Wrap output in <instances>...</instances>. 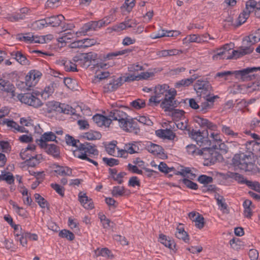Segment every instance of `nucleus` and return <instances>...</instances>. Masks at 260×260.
Here are the masks:
<instances>
[{
    "mask_svg": "<svg viewBox=\"0 0 260 260\" xmlns=\"http://www.w3.org/2000/svg\"><path fill=\"white\" fill-rule=\"evenodd\" d=\"M188 134L189 136L195 140L197 143L200 146L203 144L208 146L207 154H205V160L209 162L210 165H213L217 161H222L223 160L222 154L216 150L217 145L216 144L212 145L211 140L208 139L207 137H205L206 136H208L207 131L201 133L200 130L197 131L192 129L191 131H189Z\"/></svg>",
    "mask_w": 260,
    "mask_h": 260,
    "instance_id": "1",
    "label": "nucleus"
},
{
    "mask_svg": "<svg viewBox=\"0 0 260 260\" xmlns=\"http://www.w3.org/2000/svg\"><path fill=\"white\" fill-rule=\"evenodd\" d=\"M254 156L252 152L237 153L232 159V164L240 170L245 172H255L256 166Z\"/></svg>",
    "mask_w": 260,
    "mask_h": 260,
    "instance_id": "2",
    "label": "nucleus"
},
{
    "mask_svg": "<svg viewBox=\"0 0 260 260\" xmlns=\"http://www.w3.org/2000/svg\"><path fill=\"white\" fill-rule=\"evenodd\" d=\"M75 157L82 160H86L95 166H98V163L91 158L99 155V151L96 148V146L89 142H85L80 143L78 145V149L73 151Z\"/></svg>",
    "mask_w": 260,
    "mask_h": 260,
    "instance_id": "3",
    "label": "nucleus"
},
{
    "mask_svg": "<svg viewBox=\"0 0 260 260\" xmlns=\"http://www.w3.org/2000/svg\"><path fill=\"white\" fill-rule=\"evenodd\" d=\"M97 57L98 54L96 53L89 52L88 53H78L74 56L73 60L78 65L85 69H87L91 64L92 61L93 62V65L96 64L98 67L105 68L107 66L106 63H96L95 60Z\"/></svg>",
    "mask_w": 260,
    "mask_h": 260,
    "instance_id": "4",
    "label": "nucleus"
},
{
    "mask_svg": "<svg viewBox=\"0 0 260 260\" xmlns=\"http://www.w3.org/2000/svg\"><path fill=\"white\" fill-rule=\"evenodd\" d=\"M260 70L258 68H247L241 70L228 71L221 72H218L215 75V77L224 78L226 80V77L230 75H234L235 77L241 81H246L251 80L250 73L256 72Z\"/></svg>",
    "mask_w": 260,
    "mask_h": 260,
    "instance_id": "5",
    "label": "nucleus"
},
{
    "mask_svg": "<svg viewBox=\"0 0 260 260\" xmlns=\"http://www.w3.org/2000/svg\"><path fill=\"white\" fill-rule=\"evenodd\" d=\"M46 105L48 113H51L53 111H55L59 113L73 115L75 114V109L69 105L52 101L48 102Z\"/></svg>",
    "mask_w": 260,
    "mask_h": 260,
    "instance_id": "6",
    "label": "nucleus"
},
{
    "mask_svg": "<svg viewBox=\"0 0 260 260\" xmlns=\"http://www.w3.org/2000/svg\"><path fill=\"white\" fill-rule=\"evenodd\" d=\"M194 89L200 99L210 95L213 91L211 84L207 80H198L194 85Z\"/></svg>",
    "mask_w": 260,
    "mask_h": 260,
    "instance_id": "7",
    "label": "nucleus"
},
{
    "mask_svg": "<svg viewBox=\"0 0 260 260\" xmlns=\"http://www.w3.org/2000/svg\"><path fill=\"white\" fill-rule=\"evenodd\" d=\"M168 88H169V86L166 84H158L156 86L154 91L155 95L150 97L148 105L151 106V103H153L154 106H157L162 100V98L160 99L161 95H164L166 97Z\"/></svg>",
    "mask_w": 260,
    "mask_h": 260,
    "instance_id": "8",
    "label": "nucleus"
},
{
    "mask_svg": "<svg viewBox=\"0 0 260 260\" xmlns=\"http://www.w3.org/2000/svg\"><path fill=\"white\" fill-rule=\"evenodd\" d=\"M19 100L22 103L34 108H38L43 105L42 101L37 97L30 93L19 94L17 95Z\"/></svg>",
    "mask_w": 260,
    "mask_h": 260,
    "instance_id": "9",
    "label": "nucleus"
},
{
    "mask_svg": "<svg viewBox=\"0 0 260 260\" xmlns=\"http://www.w3.org/2000/svg\"><path fill=\"white\" fill-rule=\"evenodd\" d=\"M42 76L41 72L38 70L30 71L25 77V84L26 88H28L35 86Z\"/></svg>",
    "mask_w": 260,
    "mask_h": 260,
    "instance_id": "10",
    "label": "nucleus"
},
{
    "mask_svg": "<svg viewBox=\"0 0 260 260\" xmlns=\"http://www.w3.org/2000/svg\"><path fill=\"white\" fill-rule=\"evenodd\" d=\"M129 116L124 112L118 109H114L111 111L108 117L112 120H117L119 123V126H124L126 124L125 121Z\"/></svg>",
    "mask_w": 260,
    "mask_h": 260,
    "instance_id": "11",
    "label": "nucleus"
},
{
    "mask_svg": "<svg viewBox=\"0 0 260 260\" xmlns=\"http://www.w3.org/2000/svg\"><path fill=\"white\" fill-rule=\"evenodd\" d=\"M135 119V118H132L128 116L125 120L126 121V124L123 126H121V128L127 132H133L135 134H138L140 132V128Z\"/></svg>",
    "mask_w": 260,
    "mask_h": 260,
    "instance_id": "12",
    "label": "nucleus"
},
{
    "mask_svg": "<svg viewBox=\"0 0 260 260\" xmlns=\"http://www.w3.org/2000/svg\"><path fill=\"white\" fill-rule=\"evenodd\" d=\"M15 86L9 80L0 78V90L10 93L11 98L15 96Z\"/></svg>",
    "mask_w": 260,
    "mask_h": 260,
    "instance_id": "13",
    "label": "nucleus"
},
{
    "mask_svg": "<svg viewBox=\"0 0 260 260\" xmlns=\"http://www.w3.org/2000/svg\"><path fill=\"white\" fill-rule=\"evenodd\" d=\"M254 10H255V15L260 18V1L256 2L255 0L248 1L246 3V8L244 11L248 12L249 15Z\"/></svg>",
    "mask_w": 260,
    "mask_h": 260,
    "instance_id": "14",
    "label": "nucleus"
},
{
    "mask_svg": "<svg viewBox=\"0 0 260 260\" xmlns=\"http://www.w3.org/2000/svg\"><path fill=\"white\" fill-rule=\"evenodd\" d=\"M123 84V77H120L117 79H112L104 86L107 92H113L116 90Z\"/></svg>",
    "mask_w": 260,
    "mask_h": 260,
    "instance_id": "15",
    "label": "nucleus"
},
{
    "mask_svg": "<svg viewBox=\"0 0 260 260\" xmlns=\"http://www.w3.org/2000/svg\"><path fill=\"white\" fill-rule=\"evenodd\" d=\"M56 138V136L53 132H46L41 136L40 139H37L36 142H40L38 144L40 146H46V144H48L47 142L49 141H55L57 143Z\"/></svg>",
    "mask_w": 260,
    "mask_h": 260,
    "instance_id": "16",
    "label": "nucleus"
},
{
    "mask_svg": "<svg viewBox=\"0 0 260 260\" xmlns=\"http://www.w3.org/2000/svg\"><path fill=\"white\" fill-rule=\"evenodd\" d=\"M41 148L44 149L49 155L53 156L55 158L60 157V149L58 146L54 144H46V146L43 145L40 146Z\"/></svg>",
    "mask_w": 260,
    "mask_h": 260,
    "instance_id": "17",
    "label": "nucleus"
},
{
    "mask_svg": "<svg viewBox=\"0 0 260 260\" xmlns=\"http://www.w3.org/2000/svg\"><path fill=\"white\" fill-rule=\"evenodd\" d=\"M145 148L149 152L155 155L164 154V149L161 146L149 141L146 142Z\"/></svg>",
    "mask_w": 260,
    "mask_h": 260,
    "instance_id": "18",
    "label": "nucleus"
},
{
    "mask_svg": "<svg viewBox=\"0 0 260 260\" xmlns=\"http://www.w3.org/2000/svg\"><path fill=\"white\" fill-rule=\"evenodd\" d=\"M93 121L99 126H105L109 127L112 122V120L107 117L101 114H96L92 117Z\"/></svg>",
    "mask_w": 260,
    "mask_h": 260,
    "instance_id": "19",
    "label": "nucleus"
},
{
    "mask_svg": "<svg viewBox=\"0 0 260 260\" xmlns=\"http://www.w3.org/2000/svg\"><path fill=\"white\" fill-rule=\"evenodd\" d=\"M159 241L166 247H168L170 250H172L173 252H176L177 249L176 248V244L174 240H171L169 237H167V236L162 234H159Z\"/></svg>",
    "mask_w": 260,
    "mask_h": 260,
    "instance_id": "20",
    "label": "nucleus"
},
{
    "mask_svg": "<svg viewBox=\"0 0 260 260\" xmlns=\"http://www.w3.org/2000/svg\"><path fill=\"white\" fill-rule=\"evenodd\" d=\"M155 134L160 138L167 139L170 140H173L176 137L175 134L172 130L168 128L156 130L155 131Z\"/></svg>",
    "mask_w": 260,
    "mask_h": 260,
    "instance_id": "21",
    "label": "nucleus"
},
{
    "mask_svg": "<svg viewBox=\"0 0 260 260\" xmlns=\"http://www.w3.org/2000/svg\"><path fill=\"white\" fill-rule=\"evenodd\" d=\"M79 201L83 206L86 209L94 208V204L91 199H89L86 193L80 192L78 194Z\"/></svg>",
    "mask_w": 260,
    "mask_h": 260,
    "instance_id": "22",
    "label": "nucleus"
},
{
    "mask_svg": "<svg viewBox=\"0 0 260 260\" xmlns=\"http://www.w3.org/2000/svg\"><path fill=\"white\" fill-rule=\"evenodd\" d=\"M45 19L47 26L51 25L53 27H57L61 24L62 21L64 19V17L62 15L60 14L56 16L46 17Z\"/></svg>",
    "mask_w": 260,
    "mask_h": 260,
    "instance_id": "23",
    "label": "nucleus"
},
{
    "mask_svg": "<svg viewBox=\"0 0 260 260\" xmlns=\"http://www.w3.org/2000/svg\"><path fill=\"white\" fill-rule=\"evenodd\" d=\"M53 168L56 169L54 172L60 176H72V170L69 167H63L54 164Z\"/></svg>",
    "mask_w": 260,
    "mask_h": 260,
    "instance_id": "24",
    "label": "nucleus"
},
{
    "mask_svg": "<svg viewBox=\"0 0 260 260\" xmlns=\"http://www.w3.org/2000/svg\"><path fill=\"white\" fill-rule=\"evenodd\" d=\"M139 150V147L135 144L128 143L125 145L124 149L119 150L121 157L123 156L125 154H134L137 153Z\"/></svg>",
    "mask_w": 260,
    "mask_h": 260,
    "instance_id": "25",
    "label": "nucleus"
},
{
    "mask_svg": "<svg viewBox=\"0 0 260 260\" xmlns=\"http://www.w3.org/2000/svg\"><path fill=\"white\" fill-rule=\"evenodd\" d=\"M246 148L249 151L248 152H252L253 156L254 154L260 156V143L255 141H251L247 142Z\"/></svg>",
    "mask_w": 260,
    "mask_h": 260,
    "instance_id": "26",
    "label": "nucleus"
},
{
    "mask_svg": "<svg viewBox=\"0 0 260 260\" xmlns=\"http://www.w3.org/2000/svg\"><path fill=\"white\" fill-rule=\"evenodd\" d=\"M225 176L227 178L233 179L239 184H245L246 185V182L249 181L245 179L243 175L238 173L228 171Z\"/></svg>",
    "mask_w": 260,
    "mask_h": 260,
    "instance_id": "27",
    "label": "nucleus"
},
{
    "mask_svg": "<svg viewBox=\"0 0 260 260\" xmlns=\"http://www.w3.org/2000/svg\"><path fill=\"white\" fill-rule=\"evenodd\" d=\"M11 55L14 57L19 63L22 65H28L30 63L29 60L20 51H13L11 53Z\"/></svg>",
    "mask_w": 260,
    "mask_h": 260,
    "instance_id": "28",
    "label": "nucleus"
},
{
    "mask_svg": "<svg viewBox=\"0 0 260 260\" xmlns=\"http://www.w3.org/2000/svg\"><path fill=\"white\" fill-rule=\"evenodd\" d=\"M172 100L174 99L170 98L169 96L164 97V99L161 101V102L160 104V107L164 109L165 112L172 111L173 110L172 107Z\"/></svg>",
    "mask_w": 260,
    "mask_h": 260,
    "instance_id": "29",
    "label": "nucleus"
},
{
    "mask_svg": "<svg viewBox=\"0 0 260 260\" xmlns=\"http://www.w3.org/2000/svg\"><path fill=\"white\" fill-rule=\"evenodd\" d=\"M83 137L88 140H100L102 138V135L98 131L90 130L84 133Z\"/></svg>",
    "mask_w": 260,
    "mask_h": 260,
    "instance_id": "30",
    "label": "nucleus"
},
{
    "mask_svg": "<svg viewBox=\"0 0 260 260\" xmlns=\"http://www.w3.org/2000/svg\"><path fill=\"white\" fill-rule=\"evenodd\" d=\"M175 235L178 239H182L185 243H187L189 241V235L183 228L178 227Z\"/></svg>",
    "mask_w": 260,
    "mask_h": 260,
    "instance_id": "31",
    "label": "nucleus"
},
{
    "mask_svg": "<svg viewBox=\"0 0 260 260\" xmlns=\"http://www.w3.org/2000/svg\"><path fill=\"white\" fill-rule=\"evenodd\" d=\"M205 41V40L202 39V38L195 34L188 35L183 40L184 43L191 42L201 43L202 42H204Z\"/></svg>",
    "mask_w": 260,
    "mask_h": 260,
    "instance_id": "32",
    "label": "nucleus"
},
{
    "mask_svg": "<svg viewBox=\"0 0 260 260\" xmlns=\"http://www.w3.org/2000/svg\"><path fill=\"white\" fill-rule=\"evenodd\" d=\"M94 253L96 256H107L108 257H113V255L111 254V251L107 248H103L102 249L97 248L94 250Z\"/></svg>",
    "mask_w": 260,
    "mask_h": 260,
    "instance_id": "33",
    "label": "nucleus"
},
{
    "mask_svg": "<svg viewBox=\"0 0 260 260\" xmlns=\"http://www.w3.org/2000/svg\"><path fill=\"white\" fill-rule=\"evenodd\" d=\"M243 44L244 45V46H241L239 47L243 56L251 54L254 50V47L250 45V44H248L246 42L242 41Z\"/></svg>",
    "mask_w": 260,
    "mask_h": 260,
    "instance_id": "34",
    "label": "nucleus"
},
{
    "mask_svg": "<svg viewBox=\"0 0 260 260\" xmlns=\"http://www.w3.org/2000/svg\"><path fill=\"white\" fill-rule=\"evenodd\" d=\"M229 54L230 52H228L226 51H224L220 48L217 50L216 53L213 56L212 58L214 60H217L218 58L228 59L226 57H229Z\"/></svg>",
    "mask_w": 260,
    "mask_h": 260,
    "instance_id": "35",
    "label": "nucleus"
},
{
    "mask_svg": "<svg viewBox=\"0 0 260 260\" xmlns=\"http://www.w3.org/2000/svg\"><path fill=\"white\" fill-rule=\"evenodd\" d=\"M34 197L36 201L38 203V205L42 208L48 207L49 205L48 202L43 197H42L39 193H35Z\"/></svg>",
    "mask_w": 260,
    "mask_h": 260,
    "instance_id": "36",
    "label": "nucleus"
},
{
    "mask_svg": "<svg viewBox=\"0 0 260 260\" xmlns=\"http://www.w3.org/2000/svg\"><path fill=\"white\" fill-rule=\"evenodd\" d=\"M58 235L60 237L66 238L70 241H73L75 238L74 234L72 232L66 229L61 230Z\"/></svg>",
    "mask_w": 260,
    "mask_h": 260,
    "instance_id": "37",
    "label": "nucleus"
},
{
    "mask_svg": "<svg viewBox=\"0 0 260 260\" xmlns=\"http://www.w3.org/2000/svg\"><path fill=\"white\" fill-rule=\"evenodd\" d=\"M65 138L67 145L75 147L78 149V145L79 144L81 143L79 140L75 139L73 137L69 134L66 135Z\"/></svg>",
    "mask_w": 260,
    "mask_h": 260,
    "instance_id": "38",
    "label": "nucleus"
},
{
    "mask_svg": "<svg viewBox=\"0 0 260 260\" xmlns=\"http://www.w3.org/2000/svg\"><path fill=\"white\" fill-rule=\"evenodd\" d=\"M130 105L135 109L139 110L144 108L146 106V103L144 100L138 99L132 102Z\"/></svg>",
    "mask_w": 260,
    "mask_h": 260,
    "instance_id": "39",
    "label": "nucleus"
},
{
    "mask_svg": "<svg viewBox=\"0 0 260 260\" xmlns=\"http://www.w3.org/2000/svg\"><path fill=\"white\" fill-rule=\"evenodd\" d=\"M197 180L201 184L207 185L212 183L213 179L212 177L206 175H201L198 178Z\"/></svg>",
    "mask_w": 260,
    "mask_h": 260,
    "instance_id": "40",
    "label": "nucleus"
},
{
    "mask_svg": "<svg viewBox=\"0 0 260 260\" xmlns=\"http://www.w3.org/2000/svg\"><path fill=\"white\" fill-rule=\"evenodd\" d=\"M180 181H182L183 183L188 188L193 190H197L198 189V185L188 178H183Z\"/></svg>",
    "mask_w": 260,
    "mask_h": 260,
    "instance_id": "41",
    "label": "nucleus"
},
{
    "mask_svg": "<svg viewBox=\"0 0 260 260\" xmlns=\"http://www.w3.org/2000/svg\"><path fill=\"white\" fill-rule=\"evenodd\" d=\"M124 190L123 186H115L113 187L111 193L114 197L122 196L124 193Z\"/></svg>",
    "mask_w": 260,
    "mask_h": 260,
    "instance_id": "42",
    "label": "nucleus"
},
{
    "mask_svg": "<svg viewBox=\"0 0 260 260\" xmlns=\"http://www.w3.org/2000/svg\"><path fill=\"white\" fill-rule=\"evenodd\" d=\"M215 199L217 201V205L221 207V209L226 210L228 208V205L225 203V200L223 196H220L219 194L215 195Z\"/></svg>",
    "mask_w": 260,
    "mask_h": 260,
    "instance_id": "43",
    "label": "nucleus"
},
{
    "mask_svg": "<svg viewBox=\"0 0 260 260\" xmlns=\"http://www.w3.org/2000/svg\"><path fill=\"white\" fill-rule=\"evenodd\" d=\"M243 41L246 42L248 44H250L252 46L255 43L259 42L258 39H257L254 34H250L248 36H246L243 39Z\"/></svg>",
    "mask_w": 260,
    "mask_h": 260,
    "instance_id": "44",
    "label": "nucleus"
},
{
    "mask_svg": "<svg viewBox=\"0 0 260 260\" xmlns=\"http://www.w3.org/2000/svg\"><path fill=\"white\" fill-rule=\"evenodd\" d=\"M193 221L195 222L196 227L199 229H202L204 226V218L199 213H197V216L195 217Z\"/></svg>",
    "mask_w": 260,
    "mask_h": 260,
    "instance_id": "45",
    "label": "nucleus"
},
{
    "mask_svg": "<svg viewBox=\"0 0 260 260\" xmlns=\"http://www.w3.org/2000/svg\"><path fill=\"white\" fill-rule=\"evenodd\" d=\"M212 107V104H210L208 101L205 100V102L201 103L199 111L202 113H206L209 109H211Z\"/></svg>",
    "mask_w": 260,
    "mask_h": 260,
    "instance_id": "46",
    "label": "nucleus"
},
{
    "mask_svg": "<svg viewBox=\"0 0 260 260\" xmlns=\"http://www.w3.org/2000/svg\"><path fill=\"white\" fill-rule=\"evenodd\" d=\"M50 186L61 197L64 196L65 188L57 183H51Z\"/></svg>",
    "mask_w": 260,
    "mask_h": 260,
    "instance_id": "47",
    "label": "nucleus"
},
{
    "mask_svg": "<svg viewBox=\"0 0 260 260\" xmlns=\"http://www.w3.org/2000/svg\"><path fill=\"white\" fill-rule=\"evenodd\" d=\"M249 12H245L243 11V12L241 13L238 18V22L236 24L237 26H239L241 25H242L243 23H244L246 20L248 19L249 17Z\"/></svg>",
    "mask_w": 260,
    "mask_h": 260,
    "instance_id": "48",
    "label": "nucleus"
},
{
    "mask_svg": "<svg viewBox=\"0 0 260 260\" xmlns=\"http://www.w3.org/2000/svg\"><path fill=\"white\" fill-rule=\"evenodd\" d=\"M32 26L35 29L39 30L43 29L45 27H47V23L45 18L36 21L32 24Z\"/></svg>",
    "mask_w": 260,
    "mask_h": 260,
    "instance_id": "49",
    "label": "nucleus"
},
{
    "mask_svg": "<svg viewBox=\"0 0 260 260\" xmlns=\"http://www.w3.org/2000/svg\"><path fill=\"white\" fill-rule=\"evenodd\" d=\"M194 120L201 128H205L209 120L204 118L200 116H196L194 118Z\"/></svg>",
    "mask_w": 260,
    "mask_h": 260,
    "instance_id": "50",
    "label": "nucleus"
},
{
    "mask_svg": "<svg viewBox=\"0 0 260 260\" xmlns=\"http://www.w3.org/2000/svg\"><path fill=\"white\" fill-rule=\"evenodd\" d=\"M103 161L107 165V166L110 167L117 166L119 164V160L114 158H108L105 157L103 158Z\"/></svg>",
    "mask_w": 260,
    "mask_h": 260,
    "instance_id": "51",
    "label": "nucleus"
},
{
    "mask_svg": "<svg viewBox=\"0 0 260 260\" xmlns=\"http://www.w3.org/2000/svg\"><path fill=\"white\" fill-rule=\"evenodd\" d=\"M13 208L15 210L16 212L20 216L23 218H27L28 215V213L22 207L18 206L13 205Z\"/></svg>",
    "mask_w": 260,
    "mask_h": 260,
    "instance_id": "52",
    "label": "nucleus"
},
{
    "mask_svg": "<svg viewBox=\"0 0 260 260\" xmlns=\"http://www.w3.org/2000/svg\"><path fill=\"white\" fill-rule=\"evenodd\" d=\"M246 185L247 186L250 187L251 189L260 193V183L258 182H253L249 180L248 181L246 182Z\"/></svg>",
    "mask_w": 260,
    "mask_h": 260,
    "instance_id": "53",
    "label": "nucleus"
},
{
    "mask_svg": "<svg viewBox=\"0 0 260 260\" xmlns=\"http://www.w3.org/2000/svg\"><path fill=\"white\" fill-rule=\"evenodd\" d=\"M136 0H125L121 8L123 7L127 12H131L135 5Z\"/></svg>",
    "mask_w": 260,
    "mask_h": 260,
    "instance_id": "54",
    "label": "nucleus"
},
{
    "mask_svg": "<svg viewBox=\"0 0 260 260\" xmlns=\"http://www.w3.org/2000/svg\"><path fill=\"white\" fill-rule=\"evenodd\" d=\"M139 122L147 125H152V121L147 117L144 116H140L135 118Z\"/></svg>",
    "mask_w": 260,
    "mask_h": 260,
    "instance_id": "55",
    "label": "nucleus"
},
{
    "mask_svg": "<svg viewBox=\"0 0 260 260\" xmlns=\"http://www.w3.org/2000/svg\"><path fill=\"white\" fill-rule=\"evenodd\" d=\"M171 112L172 113L170 115L174 118H180L185 113L183 110L175 108H173V110Z\"/></svg>",
    "mask_w": 260,
    "mask_h": 260,
    "instance_id": "56",
    "label": "nucleus"
},
{
    "mask_svg": "<svg viewBox=\"0 0 260 260\" xmlns=\"http://www.w3.org/2000/svg\"><path fill=\"white\" fill-rule=\"evenodd\" d=\"M76 81L75 80L71 78H64L63 79V83L67 86L68 88L71 89H74V85L76 83Z\"/></svg>",
    "mask_w": 260,
    "mask_h": 260,
    "instance_id": "57",
    "label": "nucleus"
},
{
    "mask_svg": "<svg viewBox=\"0 0 260 260\" xmlns=\"http://www.w3.org/2000/svg\"><path fill=\"white\" fill-rule=\"evenodd\" d=\"M116 143V141H113L110 143L107 146H106V150L109 154L113 155L115 152V147Z\"/></svg>",
    "mask_w": 260,
    "mask_h": 260,
    "instance_id": "58",
    "label": "nucleus"
},
{
    "mask_svg": "<svg viewBox=\"0 0 260 260\" xmlns=\"http://www.w3.org/2000/svg\"><path fill=\"white\" fill-rule=\"evenodd\" d=\"M210 137L212 138V140H211L212 145L216 144L217 146V144L222 141L220 135L218 133H211Z\"/></svg>",
    "mask_w": 260,
    "mask_h": 260,
    "instance_id": "59",
    "label": "nucleus"
},
{
    "mask_svg": "<svg viewBox=\"0 0 260 260\" xmlns=\"http://www.w3.org/2000/svg\"><path fill=\"white\" fill-rule=\"evenodd\" d=\"M4 181L9 184H13L14 182L15 178L13 174L9 172H6L4 174Z\"/></svg>",
    "mask_w": 260,
    "mask_h": 260,
    "instance_id": "60",
    "label": "nucleus"
},
{
    "mask_svg": "<svg viewBox=\"0 0 260 260\" xmlns=\"http://www.w3.org/2000/svg\"><path fill=\"white\" fill-rule=\"evenodd\" d=\"M128 185L129 186L135 187L136 186H140L141 183L140 180L137 176H133L130 178Z\"/></svg>",
    "mask_w": 260,
    "mask_h": 260,
    "instance_id": "61",
    "label": "nucleus"
},
{
    "mask_svg": "<svg viewBox=\"0 0 260 260\" xmlns=\"http://www.w3.org/2000/svg\"><path fill=\"white\" fill-rule=\"evenodd\" d=\"M222 132L225 135L232 137H237L238 136V133H234L230 127L226 125H222Z\"/></svg>",
    "mask_w": 260,
    "mask_h": 260,
    "instance_id": "62",
    "label": "nucleus"
},
{
    "mask_svg": "<svg viewBox=\"0 0 260 260\" xmlns=\"http://www.w3.org/2000/svg\"><path fill=\"white\" fill-rule=\"evenodd\" d=\"M242 52L239 48L238 50H233L232 55H230L229 57H227L228 59H237L240 57H242Z\"/></svg>",
    "mask_w": 260,
    "mask_h": 260,
    "instance_id": "63",
    "label": "nucleus"
},
{
    "mask_svg": "<svg viewBox=\"0 0 260 260\" xmlns=\"http://www.w3.org/2000/svg\"><path fill=\"white\" fill-rule=\"evenodd\" d=\"M248 255L250 260H258V252L257 250L255 249H250Z\"/></svg>",
    "mask_w": 260,
    "mask_h": 260,
    "instance_id": "64",
    "label": "nucleus"
}]
</instances>
